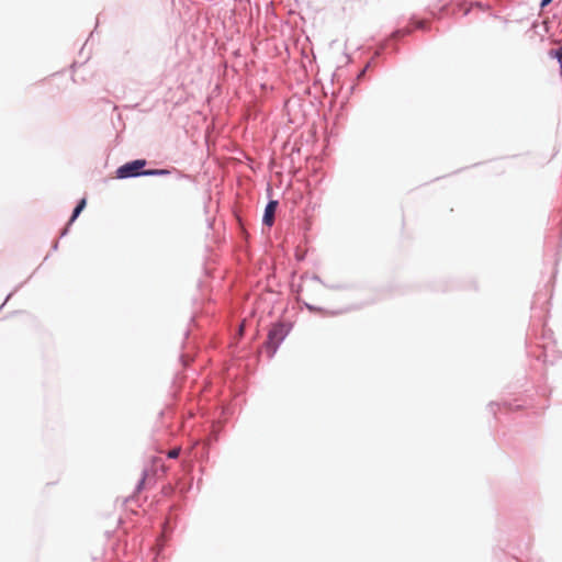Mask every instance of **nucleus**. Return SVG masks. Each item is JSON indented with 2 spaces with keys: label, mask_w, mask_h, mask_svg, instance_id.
I'll return each mask as SVG.
<instances>
[{
  "label": "nucleus",
  "mask_w": 562,
  "mask_h": 562,
  "mask_svg": "<svg viewBox=\"0 0 562 562\" xmlns=\"http://www.w3.org/2000/svg\"><path fill=\"white\" fill-rule=\"evenodd\" d=\"M289 334V328L284 324H274L268 334L267 346L271 349L272 353L277 350L281 341Z\"/></svg>",
  "instance_id": "f257e3e1"
},
{
  "label": "nucleus",
  "mask_w": 562,
  "mask_h": 562,
  "mask_svg": "<svg viewBox=\"0 0 562 562\" xmlns=\"http://www.w3.org/2000/svg\"><path fill=\"white\" fill-rule=\"evenodd\" d=\"M146 166V160L136 159L131 162H126L116 170L117 178H131L143 175L142 170Z\"/></svg>",
  "instance_id": "f03ea898"
},
{
  "label": "nucleus",
  "mask_w": 562,
  "mask_h": 562,
  "mask_svg": "<svg viewBox=\"0 0 562 562\" xmlns=\"http://www.w3.org/2000/svg\"><path fill=\"white\" fill-rule=\"evenodd\" d=\"M277 206H278L277 201H270L265 209L262 222L268 227H271L274 222V214H276Z\"/></svg>",
  "instance_id": "7ed1b4c3"
},
{
  "label": "nucleus",
  "mask_w": 562,
  "mask_h": 562,
  "mask_svg": "<svg viewBox=\"0 0 562 562\" xmlns=\"http://www.w3.org/2000/svg\"><path fill=\"white\" fill-rule=\"evenodd\" d=\"M86 204H87V201L86 199H82L78 205L75 207L74 210V213H72V216L69 221V224H71L77 217L78 215L82 212V210L86 207Z\"/></svg>",
  "instance_id": "20e7f679"
},
{
  "label": "nucleus",
  "mask_w": 562,
  "mask_h": 562,
  "mask_svg": "<svg viewBox=\"0 0 562 562\" xmlns=\"http://www.w3.org/2000/svg\"><path fill=\"white\" fill-rule=\"evenodd\" d=\"M86 204H87V201L86 199H82L78 205L75 207L74 210V213H72V216L69 221V224H71L77 217L78 215L82 212V210L86 207Z\"/></svg>",
  "instance_id": "39448f33"
},
{
  "label": "nucleus",
  "mask_w": 562,
  "mask_h": 562,
  "mask_svg": "<svg viewBox=\"0 0 562 562\" xmlns=\"http://www.w3.org/2000/svg\"><path fill=\"white\" fill-rule=\"evenodd\" d=\"M169 173L170 171L167 169H148L143 171V176H165Z\"/></svg>",
  "instance_id": "423d86ee"
},
{
  "label": "nucleus",
  "mask_w": 562,
  "mask_h": 562,
  "mask_svg": "<svg viewBox=\"0 0 562 562\" xmlns=\"http://www.w3.org/2000/svg\"><path fill=\"white\" fill-rule=\"evenodd\" d=\"M549 55L551 57H554L558 59L559 64H560V68H561V75H562V47L557 49V50H550L549 52Z\"/></svg>",
  "instance_id": "0eeeda50"
},
{
  "label": "nucleus",
  "mask_w": 562,
  "mask_h": 562,
  "mask_svg": "<svg viewBox=\"0 0 562 562\" xmlns=\"http://www.w3.org/2000/svg\"><path fill=\"white\" fill-rule=\"evenodd\" d=\"M180 453V448H175L168 452V458L176 459Z\"/></svg>",
  "instance_id": "6e6552de"
},
{
  "label": "nucleus",
  "mask_w": 562,
  "mask_h": 562,
  "mask_svg": "<svg viewBox=\"0 0 562 562\" xmlns=\"http://www.w3.org/2000/svg\"><path fill=\"white\" fill-rule=\"evenodd\" d=\"M145 481H146V473L143 474V477L139 482L138 488H142V486L145 484Z\"/></svg>",
  "instance_id": "1a4fd4ad"
},
{
  "label": "nucleus",
  "mask_w": 562,
  "mask_h": 562,
  "mask_svg": "<svg viewBox=\"0 0 562 562\" xmlns=\"http://www.w3.org/2000/svg\"><path fill=\"white\" fill-rule=\"evenodd\" d=\"M552 0H542L541 1V7H546L548 5Z\"/></svg>",
  "instance_id": "9d476101"
}]
</instances>
